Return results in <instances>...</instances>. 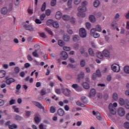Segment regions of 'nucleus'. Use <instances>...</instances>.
I'll use <instances>...</instances> for the list:
<instances>
[{
	"label": "nucleus",
	"instance_id": "nucleus-1",
	"mask_svg": "<svg viewBox=\"0 0 129 129\" xmlns=\"http://www.w3.org/2000/svg\"><path fill=\"white\" fill-rule=\"evenodd\" d=\"M115 107H117V103L115 102L113 104L112 103L109 104L108 106L110 112L108 114V117H109V118H111V114H112V115H115L116 114V108H115Z\"/></svg>",
	"mask_w": 129,
	"mask_h": 129
},
{
	"label": "nucleus",
	"instance_id": "nucleus-2",
	"mask_svg": "<svg viewBox=\"0 0 129 129\" xmlns=\"http://www.w3.org/2000/svg\"><path fill=\"white\" fill-rule=\"evenodd\" d=\"M111 69L113 72H119L120 71V66L117 63H113L111 66Z\"/></svg>",
	"mask_w": 129,
	"mask_h": 129
},
{
	"label": "nucleus",
	"instance_id": "nucleus-3",
	"mask_svg": "<svg viewBox=\"0 0 129 129\" xmlns=\"http://www.w3.org/2000/svg\"><path fill=\"white\" fill-rule=\"evenodd\" d=\"M60 59H61V60H67L68 59V53L65 51H62L60 52Z\"/></svg>",
	"mask_w": 129,
	"mask_h": 129
},
{
	"label": "nucleus",
	"instance_id": "nucleus-4",
	"mask_svg": "<svg viewBox=\"0 0 129 129\" xmlns=\"http://www.w3.org/2000/svg\"><path fill=\"white\" fill-rule=\"evenodd\" d=\"M61 91L62 93L66 96H70V94H71V91L69 90V89L66 88H61Z\"/></svg>",
	"mask_w": 129,
	"mask_h": 129
},
{
	"label": "nucleus",
	"instance_id": "nucleus-5",
	"mask_svg": "<svg viewBox=\"0 0 129 129\" xmlns=\"http://www.w3.org/2000/svg\"><path fill=\"white\" fill-rule=\"evenodd\" d=\"M79 35L81 38H85L87 35L86 30L84 28H81L79 30Z\"/></svg>",
	"mask_w": 129,
	"mask_h": 129
},
{
	"label": "nucleus",
	"instance_id": "nucleus-6",
	"mask_svg": "<svg viewBox=\"0 0 129 129\" xmlns=\"http://www.w3.org/2000/svg\"><path fill=\"white\" fill-rule=\"evenodd\" d=\"M6 83L7 85H11L12 83L16 82V80L12 78H9V77H7L6 78Z\"/></svg>",
	"mask_w": 129,
	"mask_h": 129
},
{
	"label": "nucleus",
	"instance_id": "nucleus-7",
	"mask_svg": "<svg viewBox=\"0 0 129 129\" xmlns=\"http://www.w3.org/2000/svg\"><path fill=\"white\" fill-rule=\"evenodd\" d=\"M91 35L94 38H99L100 37V34L97 33V31H94V29L91 30Z\"/></svg>",
	"mask_w": 129,
	"mask_h": 129
},
{
	"label": "nucleus",
	"instance_id": "nucleus-8",
	"mask_svg": "<svg viewBox=\"0 0 129 129\" xmlns=\"http://www.w3.org/2000/svg\"><path fill=\"white\" fill-rule=\"evenodd\" d=\"M93 115H95L96 118L98 119V120H101L102 119V116H101V115L99 113V112L97 111L95 112V111H93Z\"/></svg>",
	"mask_w": 129,
	"mask_h": 129
},
{
	"label": "nucleus",
	"instance_id": "nucleus-9",
	"mask_svg": "<svg viewBox=\"0 0 129 129\" xmlns=\"http://www.w3.org/2000/svg\"><path fill=\"white\" fill-rule=\"evenodd\" d=\"M95 95H96V90H95V89H91L90 93L89 94V97L92 98V97H95Z\"/></svg>",
	"mask_w": 129,
	"mask_h": 129
},
{
	"label": "nucleus",
	"instance_id": "nucleus-10",
	"mask_svg": "<svg viewBox=\"0 0 129 129\" xmlns=\"http://www.w3.org/2000/svg\"><path fill=\"white\" fill-rule=\"evenodd\" d=\"M118 114L119 116H123L125 114V111L122 107H120L118 109Z\"/></svg>",
	"mask_w": 129,
	"mask_h": 129
},
{
	"label": "nucleus",
	"instance_id": "nucleus-11",
	"mask_svg": "<svg viewBox=\"0 0 129 129\" xmlns=\"http://www.w3.org/2000/svg\"><path fill=\"white\" fill-rule=\"evenodd\" d=\"M57 113L59 116H63V115H65V111L62 108H59L57 111Z\"/></svg>",
	"mask_w": 129,
	"mask_h": 129
},
{
	"label": "nucleus",
	"instance_id": "nucleus-12",
	"mask_svg": "<svg viewBox=\"0 0 129 129\" xmlns=\"http://www.w3.org/2000/svg\"><path fill=\"white\" fill-rule=\"evenodd\" d=\"M9 13V10L7 7H4L1 9V14L2 15H8Z\"/></svg>",
	"mask_w": 129,
	"mask_h": 129
},
{
	"label": "nucleus",
	"instance_id": "nucleus-13",
	"mask_svg": "<svg viewBox=\"0 0 129 129\" xmlns=\"http://www.w3.org/2000/svg\"><path fill=\"white\" fill-rule=\"evenodd\" d=\"M24 28H25L26 30L28 31H30V32H33L34 31V28L32 26V25H24Z\"/></svg>",
	"mask_w": 129,
	"mask_h": 129
},
{
	"label": "nucleus",
	"instance_id": "nucleus-14",
	"mask_svg": "<svg viewBox=\"0 0 129 129\" xmlns=\"http://www.w3.org/2000/svg\"><path fill=\"white\" fill-rule=\"evenodd\" d=\"M32 103L34 104V105L37 106L38 108H40V109H41V108H43V106H42V104H41V103H39L38 102L33 101H32Z\"/></svg>",
	"mask_w": 129,
	"mask_h": 129
},
{
	"label": "nucleus",
	"instance_id": "nucleus-15",
	"mask_svg": "<svg viewBox=\"0 0 129 129\" xmlns=\"http://www.w3.org/2000/svg\"><path fill=\"white\" fill-rule=\"evenodd\" d=\"M34 120L36 123H39V122L41 121V119H40V115L38 113L35 114Z\"/></svg>",
	"mask_w": 129,
	"mask_h": 129
},
{
	"label": "nucleus",
	"instance_id": "nucleus-16",
	"mask_svg": "<svg viewBox=\"0 0 129 129\" xmlns=\"http://www.w3.org/2000/svg\"><path fill=\"white\" fill-rule=\"evenodd\" d=\"M78 11L79 13H84L86 11V7L85 6H81L78 8Z\"/></svg>",
	"mask_w": 129,
	"mask_h": 129
},
{
	"label": "nucleus",
	"instance_id": "nucleus-17",
	"mask_svg": "<svg viewBox=\"0 0 129 129\" xmlns=\"http://www.w3.org/2000/svg\"><path fill=\"white\" fill-rule=\"evenodd\" d=\"M103 55L105 57H109L110 55V52L107 49H105L103 51Z\"/></svg>",
	"mask_w": 129,
	"mask_h": 129
},
{
	"label": "nucleus",
	"instance_id": "nucleus-18",
	"mask_svg": "<svg viewBox=\"0 0 129 129\" xmlns=\"http://www.w3.org/2000/svg\"><path fill=\"white\" fill-rule=\"evenodd\" d=\"M84 79V72H81L78 75V80H81Z\"/></svg>",
	"mask_w": 129,
	"mask_h": 129
},
{
	"label": "nucleus",
	"instance_id": "nucleus-19",
	"mask_svg": "<svg viewBox=\"0 0 129 129\" xmlns=\"http://www.w3.org/2000/svg\"><path fill=\"white\" fill-rule=\"evenodd\" d=\"M63 40L65 42H69L70 40V36L68 34H64L63 37Z\"/></svg>",
	"mask_w": 129,
	"mask_h": 129
},
{
	"label": "nucleus",
	"instance_id": "nucleus-20",
	"mask_svg": "<svg viewBox=\"0 0 129 129\" xmlns=\"http://www.w3.org/2000/svg\"><path fill=\"white\" fill-rule=\"evenodd\" d=\"M113 20L116 22H117L120 20V15L119 13H116L113 18Z\"/></svg>",
	"mask_w": 129,
	"mask_h": 129
},
{
	"label": "nucleus",
	"instance_id": "nucleus-21",
	"mask_svg": "<svg viewBox=\"0 0 129 129\" xmlns=\"http://www.w3.org/2000/svg\"><path fill=\"white\" fill-rule=\"evenodd\" d=\"M82 85L83 86V87L85 89H89V84L85 82H83L82 83Z\"/></svg>",
	"mask_w": 129,
	"mask_h": 129
},
{
	"label": "nucleus",
	"instance_id": "nucleus-22",
	"mask_svg": "<svg viewBox=\"0 0 129 129\" xmlns=\"http://www.w3.org/2000/svg\"><path fill=\"white\" fill-rule=\"evenodd\" d=\"M96 32H101V26L100 25H97L96 26L95 28H92Z\"/></svg>",
	"mask_w": 129,
	"mask_h": 129
},
{
	"label": "nucleus",
	"instance_id": "nucleus-23",
	"mask_svg": "<svg viewBox=\"0 0 129 129\" xmlns=\"http://www.w3.org/2000/svg\"><path fill=\"white\" fill-rule=\"evenodd\" d=\"M13 7H14V5L13 4V3H10L8 5V10L9 13H11V12H13V10L14 9Z\"/></svg>",
	"mask_w": 129,
	"mask_h": 129
},
{
	"label": "nucleus",
	"instance_id": "nucleus-24",
	"mask_svg": "<svg viewBox=\"0 0 129 129\" xmlns=\"http://www.w3.org/2000/svg\"><path fill=\"white\" fill-rule=\"evenodd\" d=\"M55 18L57 20H60L62 18V13L59 11L57 12L55 15Z\"/></svg>",
	"mask_w": 129,
	"mask_h": 129
},
{
	"label": "nucleus",
	"instance_id": "nucleus-25",
	"mask_svg": "<svg viewBox=\"0 0 129 129\" xmlns=\"http://www.w3.org/2000/svg\"><path fill=\"white\" fill-rule=\"evenodd\" d=\"M93 5L95 8H98L100 6V2L98 0L95 1Z\"/></svg>",
	"mask_w": 129,
	"mask_h": 129
},
{
	"label": "nucleus",
	"instance_id": "nucleus-26",
	"mask_svg": "<svg viewBox=\"0 0 129 129\" xmlns=\"http://www.w3.org/2000/svg\"><path fill=\"white\" fill-rule=\"evenodd\" d=\"M56 107L54 106H51L50 108L49 111L51 113H55L56 112Z\"/></svg>",
	"mask_w": 129,
	"mask_h": 129
},
{
	"label": "nucleus",
	"instance_id": "nucleus-27",
	"mask_svg": "<svg viewBox=\"0 0 129 129\" xmlns=\"http://www.w3.org/2000/svg\"><path fill=\"white\" fill-rule=\"evenodd\" d=\"M6 72L5 71H0V78H4L6 76Z\"/></svg>",
	"mask_w": 129,
	"mask_h": 129
},
{
	"label": "nucleus",
	"instance_id": "nucleus-28",
	"mask_svg": "<svg viewBox=\"0 0 129 129\" xmlns=\"http://www.w3.org/2000/svg\"><path fill=\"white\" fill-rule=\"evenodd\" d=\"M119 103L121 106H123L125 103V100H123L122 98H120L119 99Z\"/></svg>",
	"mask_w": 129,
	"mask_h": 129
},
{
	"label": "nucleus",
	"instance_id": "nucleus-29",
	"mask_svg": "<svg viewBox=\"0 0 129 129\" xmlns=\"http://www.w3.org/2000/svg\"><path fill=\"white\" fill-rule=\"evenodd\" d=\"M81 100L83 103H87V102H88V101L86 99V97L85 96H82L81 97Z\"/></svg>",
	"mask_w": 129,
	"mask_h": 129
},
{
	"label": "nucleus",
	"instance_id": "nucleus-30",
	"mask_svg": "<svg viewBox=\"0 0 129 129\" xmlns=\"http://www.w3.org/2000/svg\"><path fill=\"white\" fill-rule=\"evenodd\" d=\"M80 38L79 37V36L77 35H75L73 37V40L74 42H78L79 41Z\"/></svg>",
	"mask_w": 129,
	"mask_h": 129
},
{
	"label": "nucleus",
	"instance_id": "nucleus-31",
	"mask_svg": "<svg viewBox=\"0 0 129 129\" xmlns=\"http://www.w3.org/2000/svg\"><path fill=\"white\" fill-rule=\"evenodd\" d=\"M124 105L126 109H129V101L128 100H125Z\"/></svg>",
	"mask_w": 129,
	"mask_h": 129
},
{
	"label": "nucleus",
	"instance_id": "nucleus-32",
	"mask_svg": "<svg viewBox=\"0 0 129 129\" xmlns=\"http://www.w3.org/2000/svg\"><path fill=\"white\" fill-rule=\"evenodd\" d=\"M89 20H90V22H91L92 23H94V22H95V21H96L95 17L93 15L90 16Z\"/></svg>",
	"mask_w": 129,
	"mask_h": 129
},
{
	"label": "nucleus",
	"instance_id": "nucleus-33",
	"mask_svg": "<svg viewBox=\"0 0 129 129\" xmlns=\"http://www.w3.org/2000/svg\"><path fill=\"white\" fill-rule=\"evenodd\" d=\"M47 91L46 90V89L43 88L41 90V92H40V94L41 95H42V96L45 95V94H47Z\"/></svg>",
	"mask_w": 129,
	"mask_h": 129
},
{
	"label": "nucleus",
	"instance_id": "nucleus-34",
	"mask_svg": "<svg viewBox=\"0 0 129 129\" xmlns=\"http://www.w3.org/2000/svg\"><path fill=\"white\" fill-rule=\"evenodd\" d=\"M86 15L84 12H79L78 13V17H80V18H85Z\"/></svg>",
	"mask_w": 129,
	"mask_h": 129
},
{
	"label": "nucleus",
	"instance_id": "nucleus-35",
	"mask_svg": "<svg viewBox=\"0 0 129 129\" xmlns=\"http://www.w3.org/2000/svg\"><path fill=\"white\" fill-rule=\"evenodd\" d=\"M88 53L90 56H94V52H93L92 48H90L88 49Z\"/></svg>",
	"mask_w": 129,
	"mask_h": 129
},
{
	"label": "nucleus",
	"instance_id": "nucleus-36",
	"mask_svg": "<svg viewBox=\"0 0 129 129\" xmlns=\"http://www.w3.org/2000/svg\"><path fill=\"white\" fill-rule=\"evenodd\" d=\"M58 45L60 46V47H63V46L65 45V42H64L62 40H59L58 41Z\"/></svg>",
	"mask_w": 129,
	"mask_h": 129
},
{
	"label": "nucleus",
	"instance_id": "nucleus-37",
	"mask_svg": "<svg viewBox=\"0 0 129 129\" xmlns=\"http://www.w3.org/2000/svg\"><path fill=\"white\" fill-rule=\"evenodd\" d=\"M63 21H68L70 19V17L68 15H64L62 17Z\"/></svg>",
	"mask_w": 129,
	"mask_h": 129
},
{
	"label": "nucleus",
	"instance_id": "nucleus-38",
	"mask_svg": "<svg viewBox=\"0 0 129 129\" xmlns=\"http://www.w3.org/2000/svg\"><path fill=\"white\" fill-rule=\"evenodd\" d=\"M52 26L54 28H55V29H58V28H59V24H58V22H53Z\"/></svg>",
	"mask_w": 129,
	"mask_h": 129
},
{
	"label": "nucleus",
	"instance_id": "nucleus-39",
	"mask_svg": "<svg viewBox=\"0 0 129 129\" xmlns=\"http://www.w3.org/2000/svg\"><path fill=\"white\" fill-rule=\"evenodd\" d=\"M9 129L17 128L18 126L16 124H12V125H9Z\"/></svg>",
	"mask_w": 129,
	"mask_h": 129
},
{
	"label": "nucleus",
	"instance_id": "nucleus-40",
	"mask_svg": "<svg viewBox=\"0 0 129 129\" xmlns=\"http://www.w3.org/2000/svg\"><path fill=\"white\" fill-rule=\"evenodd\" d=\"M63 50H64V51H67V52H69V51L71 50V47H68V46H63L62 47Z\"/></svg>",
	"mask_w": 129,
	"mask_h": 129
},
{
	"label": "nucleus",
	"instance_id": "nucleus-41",
	"mask_svg": "<svg viewBox=\"0 0 129 129\" xmlns=\"http://www.w3.org/2000/svg\"><path fill=\"white\" fill-rule=\"evenodd\" d=\"M111 27L112 28V29L115 30V28L116 27H117V23L115 22H112L111 24Z\"/></svg>",
	"mask_w": 129,
	"mask_h": 129
},
{
	"label": "nucleus",
	"instance_id": "nucleus-42",
	"mask_svg": "<svg viewBox=\"0 0 129 129\" xmlns=\"http://www.w3.org/2000/svg\"><path fill=\"white\" fill-rule=\"evenodd\" d=\"M124 71L125 73H126V74H129V67L128 66H125L123 68Z\"/></svg>",
	"mask_w": 129,
	"mask_h": 129
},
{
	"label": "nucleus",
	"instance_id": "nucleus-43",
	"mask_svg": "<svg viewBox=\"0 0 129 129\" xmlns=\"http://www.w3.org/2000/svg\"><path fill=\"white\" fill-rule=\"evenodd\" d=\"M53 23H54V21H53V20L52 19H49L46 22V24L48 25V26L53 25Z\"/></svg>",
	"mask_w": 129,
	"mask_h": 129
},
{
	"label": "nucleus",
	"instance_id": "nucleus-44",
	"mask_svg": "<svg viewBox=\"0 0 129 129\" xmlns=\"http://www.w3.org/2000/svg\"><path fill=\"white\" fill-rule=\"evenodd\" d=\"M37 52H38V49H35L34 52L32 53V55L33 56H34V57H39V55L38 54Z\"/></svg>",
	"mask_w": 129,
	"mask_h": 129
},
{
	"label": "nucleus",
	"instance_id": "nucleus-45",
	"mask_svg": "<svg viewBox=\"0 0 129 129\" xmlns=\"http://www.w3.org/2000/svg\"><path fill=\"white\" fill-rule=\"evenodd\" d=\"M45 31H46V32H47V33H48V34H49V35H51V36H52L53 32H52V31H51V30H50L49 28H45Z\"/></svg>",
	"mask_w": 129,
	"mask_h": 129
},
{
	"label": "nucleus",
	"instance_id": "nucleus-46",
	"mask_svg": "<svg viewBox=\"0 0 129 129\" xmlns=\"http://www.w3.org/2000/svg\"><path fill=\"white\" fill-rule=\"evenodd\" d=\"M57 3V0H51L50 5L51 7H55L56 6V3Z\"/></svg>",
	"mask_w": 129,
	"mask_h": 129
},
{
	"label": "nucleus",
	"instance_id": "nucleus-47",
	"mask_svg": "<svg viewBox=\"0 0 129 129\" xmlns=\"http://www.w3.org/2000/svg\"><path fill=\"white\" fill-rule=\"evenodd\" d=\"M113 99L114 100H117V99H118V97L117 96V94L116 93L113 94Z\"/></svg>",
	"mask_w": 129,
	"mask_h": 129
},
{
	"label": "nucleus",
	"instance_id": "nucleus-48",
	"mask_svg": "<svg viewBox=\"0 0 129 129\" xmlns=\"http://www.w3.org/2000/svg\"><path fill=\"white\" fill-rule=\"evenodd\" d=\"M46 10V3L44 2L41 7V12H44Z\"/></svg>",
	"mask_w": 129,
	"mask_h": 129
},
{
	"label": "nucleus",
	"instance_id": "nucleus-49",
	"mask_svg": "<svg viewBox=\"0 0 129 129\" xmlns=\"http://www.w3.org/2000/svg\"><path fill=\"white\" fill-rule=\"evenodd\" d=\"M97 57H98V58H99V59H102V58H103V55H102V53H101V52H99L98 53Z\"/></svg>",
	"mask_w": 129,
	"mask_h": 129
},
{
	"label": "nucleus",
	"instance_id": "nucleus-50",
	"mask_svg": "<svg viewBox=\"0 0 129 129\" xmlns=\"http://www.w3.org/2000/svg\"><path fill=\"white\" fill-rule=\"evenodd\" d=\"M86 27L88 30H90V28H91V24L89 22H87L86 23Z\"/></svg>",
	"mask_w": 129,
	"mask_h": 129
},
{
	"label": "nucleus",
	"instance_id": "nucleus-51",
	"mask_svg": "<svg viewBox=\"0 0 129 129\" xmlns=\"http://www.w3.org/2000/svg\"><path fill=\"white\" fill-rule=\"evenodd\" d=\"M67 33H68V34L72 35V34H74V31H73L72 29L69 28L67 30Z\"/></svg>",
	"mask_w": 129,
	"mask_h": 129
},
{
	"label": "nucleus",
	"instance_id": "nucleus-52",
	"mask_svg": "<svg viewBox=\"0 0 129 129\" xmlns=\"http://www.w3.org/2000/svg\"><path fill=\"white\" fill-rule=\"evenodd\" d=\"M80 66L82 67H84V66H85V60L83 59L81 61Z\"/></svg>",
	"mask_w": 129,
	"mask_h": 129
},
{
	"label": "nucleus",
	"instance_id": "nucleus-53",
	"mask_svg": "<svg viewBox=\"0 0 129 129\" xmlns=\"http://www.w3.org/2000/svg\"><path fill=\"white\" fill-rule=\"evenodd\" d=\"M124 127H125V128L128 129L129 128V122H125L124 123Z\"/></svg>",
	"mask_w": 129,
	"mask_h": 129
},
{
	"label": "nucleus",
	"instance_id": "nucleus-54",
	"mask_svg": "<svg viewBox=\"0 0 129 129\" xmlns=\"http://www.w3.org/2000/svg\"><path fill=\"white\" fill-rule=\"evenodd\" d=\"M16 103V100L15 99H11L9 102V104L10 105H13V104H15Z\"/></svg>",
	"mask_w": 129,
	"mask_h": 129
},
{
	"label": "nucleus",
	"instance_id": "nucleus-55",
	"mask_svg": "<svg viewBox=\"0 0 129 129\" xmlns=\"http://www.w3.org/2000/svg\"><path fill=\"white\" fill-rule=\"evenodd\" d=\"M16 120H21L22 119V117L19 115H16L15 116Z\"/></svg>",
	"mask_w": 129,
	"mask_h": 129
},
{
	"label": "nucleus",
	"instance_id": "nucleus-56",
	"mask_svg": "<svg viewBox=\"0 0 129 129\" xmlns=\"http://www.w3.org/2000/svg\"><path fill=\"white\" fill-rule=\"evenodd\" d=\"M45 15L46 16H50V15H51V10L47 9L46 11H45Z\"/></svg>",
	"mask_w": 129,
	"mask_h": 129
},
{
	"label": "nucleus",
	"instance_id": "nucleus-57",
	"mask_svg": "<svg viewBox=\"0 0 129 129\" xmlns=\"http://www.w3.org/2000/svg\"><path fill=\"white\" fill-rule=\"evenodd\" d=\"M25 115L27 117H29L31 115V111H25Z\"/></svg>",
	"mask_w": 129,
	"mask_h": 129
},
{
	"label": "nucleus",
	"instance_id": "nucleus-58",
	"mask_svg": "<svg viewBox=\"0 0 129 129\" xmlns=\"http://www.w3.org/2000/svg\"><path fill=\"white\" fill-rule=\"evenodd\" d=\"M39 36H40V37H41L42 38H47L46 34L44 32L39 33Z\"/></svg>",
	"mask_w": 129,
	"mask_h": 129
},
{
	"label": "nucleus",
	"instance_id": "nucleus-59",
	"mask_svg": "<svg viewBox=\"0 0 129 129\" xmlns=\"http://www.w3.org/2000/svg\"><path fill=\"white\" fill-rule=\"evenodd\" d=\"M67 67L69 68H71L72 69H74V68H75V66H74V65H73L72 63L69 64Z\"/></svg>",
	"mask_w": 129,
	"mask_h": 129
},
{
	"label": "nucleus",
	"instance_id": "nucleus-60",
	"mask_svg": "<svg viewBox=\"0 0 129 129\" xmlns=\"http://www.w3.org/2000/svg\"><path fill=\"white\" fill-rule=\"evenodd\" d=\"M13 108L14 109L15 112H20V111H19V108H17L16 106H13Z\"/></svg>",
	"mask_w": 129,
	"mask_h": 129
},
{
	"label": "nucleus",
	"instance_id": "nucleus-61",
	"mask_svg": "<svg viewBox=\"0 0 129 129\" xmlns=\"http://www.w3.org/2000/svg\"><path fill=\"white\" fill-rule=\"evenodd\" d=\"M14 71L15 72V73H17V74H18V73L20 72V68L19 67L15 68Z\"/></svg>",
	"mask_w": 129,
	"mask_h": 129
},
{
	"label": "nucleus",
	"instance_id": "nucleus-62",
	"mask_svg": "<svg viewBox=\"0 0 129 129\" xmlns=\"http://www.w3.org/2000/svg\"><path fill=\"white\" fill-rule=\"evenodd\" d=\"M72 87L73 88H74V89H77V88H78V87H79V86H78V84H76L72 85Z\"/></svg>",
	"mask_w": 129,
	"mask_h": 129
},
{
	"label": "nucleus",
	"instance_id": "nucleus-63",
	"mask_svg": "<svg viewBox=\"0 0 129 129\" xmlns=\"http://www.w3.org/2000/svg\"><path fill=\"white\" fill-rule=\"evenodd\" d=\"M70 21H71V23H72V24H75L76 21L75 20V18L72 17L70 19Z\"/></svg>",
	"mask_w": 129,
	"mask_h": 129
},
{
	"label": "nucleus",
	"instance_id": "nucleus-64",
	"mask_svg": "<svg viewBox=\"0 0 129 129\" xmlns=\"http://www.w3.org/2000/svg\"><path fill=\"white\" fill-rule=\"evenodd\" d=\"M27 59L28 61H33V57H32V55L30 54L27 56Z\"/></svg>",
	"mask_w": 129,
	"mask_h": 129
}]
</instances>
